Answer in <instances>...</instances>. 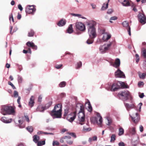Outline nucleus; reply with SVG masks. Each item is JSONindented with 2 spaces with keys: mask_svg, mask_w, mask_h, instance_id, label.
<instances>
[{
  "mask_svg": "<svg viewBox=\"0 0 146 146\" xmlns=\"http://www.w3.org/2000/svg\"><path fill=\"white\" fill-rule=\"evenodd\" d=\"M67 32L69 33H71L73 32V30L72 24H71L69 25L67 30Z\"/></svg>",
  "mask_w": 146,
  "mask_h": 146,
  "instance_id": "nucleus-23",
  "label": "nucleus"
},
{
  "mask_svg": "<svg viewBox=\"0 0 146 146\" xmlns=\"http://www.w3.org/2000/svg\"><path fill=\"white\" fill-rule=\"evenodd\" d=\"M120 60L119 58H116L114 63L113 65V66L114 67L118 68L119 66L120 65Z\"/></svg>",
  "mask_w": 146,
  "mask_h": 146,
  "instance_id": "nucleus-18",
  "label": "nucleus"
},
{
  "mask_svg": "<svg viewBox=\"0 0 146 146\" xmlns=\"http://www.w3.org/2000/svg\"><path fill=\"white\" fill-rule=\"evenodd\" d=\"M105 4H104L102 6V8H101V10H104L106 9H107L108 8V3H107L106 5V6L105 7Z\"/></svg>",
  "mask_w": 146,
  "mask_h": 146,
  "instance_id": "nucleus-35",
  "label": "nucleus"
},
{
  "mask_svg": "<svg viewBox=\"0 0 146 146\" xmlns=\"http://www.w3.org/2000/svg\"><path fill=\"white\" fill-rule=\"evenodd\" d=\"M67 133V134L71 135L72 136V137H74V138L76 137V135L75 134V133H70V132H68Z\"/></svg>",
  "mask_w": 146,
  "mask_h": 146,
  "instance_id": "nucleus-47",
  "label": "nucleus"
},
{
  "mask_svg": "<svg viewBox=\"0 0 146 146\" xmlns=\"http://www.w3.org/2000/svg\"><path fill=\"white\" fill-rule=\"evenodd\" d=\"M82 66V63L81 61H80L77 63V67L76 68L77 69H78L80 68Z\"/></svg>",
  "mask_w": 146,
  "mask_h": 146,
  "instance_id": "nucleus-49",
  "label": "nucleus"
},
{
  "mask_svg": "<svg viewBox=\"0 0 146 146\" xmlns=\"http://www.w3.org/2000/svg\"><path fill=\"white\" fill-rule=\"evenodd\" d=\"M9 20L11 21V20L13 22H14V19L13 17V14L12 13L9 16Z\"/></svg>",
  "mask_w": 146,
  "mask_h": 146,
  "instance_id": "nucleus-53",
  "label": "nucleus"
},
{
  "mask_svg": "<svg viewBox=\"0 0 146 146\" xmlns=\"http://www.w3.org/2000/svg\"><path fill=\"white\" fill-rule=\"evenodd\" d=\"M18 8L21 11H22L23 10V8L21 6V5L20 4H19L18 5Z\"/></svg>",
  "mask_w": 146,
  "mask_h": 146,
  "instance_id": "nucleus-57",
  "label": "nucleus"
},
{
  "mask_svg": "<svg viewBox=\"0 0 146 146\" xmlns=\"http://www.w3.org/2000/svg\"><path fill=\"white\" fill-rule=\"evenodd\" d=\"M122 25L124 27L126 28L129 35L130 36L131 35V28L129 26L128 22L127 21H124Z\"/></svg>",
  "mask_w": 146,
  "mask_h": 146,
  "instance_id": "nucleus-15",
  "label": "nucleus"
},
{
  "mask_svg": "<svg viewBox=\"0 0 146 146\" xmlns=\"http://www.w3.org/2000/svg\"><path fill=\"white\" fill-rule=\"evenodd\" d=\"M62 106L60 104H56L53 110L50 113L51 115L54 118L61 117L62 115Z\"/></svg>",
  "mask_w": 146,
  "mask_h": 146,
  "instance_id": "nucleus-1",
  "label": "nucleus"
},
{
  "mask_svg": "<svg viewBox=\"0 0 146 146\" xmlns=\"http://www.w3.org/2000/svg\"><path fill=\"white\" fill-rule=\"evenodd\" d=\"M59 145V143L56 141H54L52 143V145L53 146H54L55 145L56 146H58Z\"/></svg>",
  "mask_w": 146,
  "mask_h": 146,
  "instance_id": "nucleus-43",
  "label": "nucleus"
},
{
  "mask_svg": "<svg viewBox=\"0 0 146 146\" xmlns=\"http://www.w3.org/2000/svg\"><path fill=\"white\" fill-rule=\"evenodd\" d=\"M76 27L77 29L81 31H84L86 29L84 25L81 22H77L76 24Z\"/></svg>",
  "mask_w": 146,
  "mask_h": 146,
  "instance_id": "nucleus-10",
  "label": "nucleus"
},
{
  "mask_svg": "<svg viewBox=\"0 0 146 146\" xmlns=\"http://www.w3.org/2000/svg\"><path fill=\"white\" fill-rule=\"evenodd\" d=\"M133 10L135 12H137V9L135 7V6H134L133 8Z\"/></svg>",
  "mask_w": 146,
  "mask_h": 146,
  "instance_id": "nucleus-64",
  "label": "nucleus"
},
{
  "mask_svg": "<svg viewBox=\"0 0 146 146\" xmlns=\"http://www.w3.org/2000/svg\"><path fill=\"white\" fill-rule=\"evenodd\" d=\"M34 34V32L32 30H31L28 33V36L29 37L33 36Z\"/></svg>",
  "mask_w": 146,
  "mask_h": 146,
  "instance_id": "nucleus-34",
  "label": "nucleus"
},
{
  "mask_svg": "<svg viewBox=\"0 0 146 146\" xmlns=\"http://www.w3.org/2000/svg\"><path fill=\"white\" fill-rule=\"evenodd\" d=\"M138 16L139 20L141 24H144L146 23V17L143 12L142 13L139 12Z\"/></svg>",
  "mask_w": 146,
  "mask_h": 146,
  "instance_id": "nucleus-9",
  "label": "nucleus"
},
{
  "mask_svg": "<svg viewBox=\"0 0 146 146\" xmlns=\"http://www.w3.org/2000/svg\"><path fill=\"white\" fill-rule=\"evenodd\" d=\"M124 104L125 106L127 109H129L131 108V106L129 105V104H128L125 103Z\"/></svg>",
  "mask_w": 146,
  "mask_h": 146,
  "instance_id": "nucleus-52",
  "label": "nucleus"
},
{
  "mask_svg": "<svg viewBox=\"0 0 146 146\" xmlns=\"http://www.w3.org/2000/svg\"><path fill=\"white\" fill-rule=\"evenodd\" d=\"M66 55V54H69L71 56V58H72V57H73V54H71L69 52H66L65 53Z\"/></svg>",
  "mask_w": 146,
  "mask_h": 146,
  "instance_id": "nucleus-55",
  "label": "nucleus"
},
{
  "mask_svg": "<svg viewBox=\"0 0 146 146\" xmlns=\"http://www.w3.org/2000/svg\"><path fill=\"white\" fill-rule=\"evenodd\" d=\"M129 132L132 135L135 134L136 133L135 128L134 127L130 128Z\"/></svg>",
  "mask_w": 146,
  "mask_h": 146,
  "instance_id": "nucleus-25",
  "label": "nucleus"
},
{
  "mask_svg": "<svg viewBox=\"0 0 146 146\" xmlns=\"http://www.w3.org/2000/svg\"><path fill=\"white\" fill-rule=\"evenodd\" d=\"M88 111H89L91 112L92 111V108L90 102H88Z\"/></svg>",
  "mask_w": 146,
  "mask_h": 146,
  "instance_id": "nucleus-38",
  "label": "nucleus"
},
{
  "mask_svg": "<svg viewBox=\"0 0 146 146\" xmlns=\"http://www.w3.org/2000/svg\"><path fill=\"white\" fill-rule=\"evenodd\" d=\"M111 45V42L108 44L107 46H105L104 45L102 46L100 48V50L102 52H105L109 49Z\"/></svg>",
  "mask_w": 146,
  "mask_h": 146,
  "instance_id": "nucleus-14",
  "label": "nucleus"
},
{
  "mask_svg": "<svg viewBox=\"0 0 146 146\" xmlns=\"http://www.w3.org/2000/svg\"><path fill=\"white\" fill-rule=\"evenodd\" d=\"M131 117L133 121L136 124L140 120L139 115L137 113L134 115L131 116Z\"/></svg>",
  "mask_w": 146,
  "mask_h": 146,
  "instance_id": "nucleus-13",
  "label": "nucleus"
},
{
  "mask_svg": "<svg viewBox=\"0 0 146 146\" xmlns=\"http://www.w3.org/2000/svg\"><path fill=\"white\" fill-rule=\"evenodd\" d=\"M23 53L25 54H27V52H29L30 54H31V51L30 48H28V50H23Z\"/></svg>",
  "mask_w": 146,
  "mask_h": 146,
  "instance_id": "nucleus-36",
  "label": "nucleus"
},
{
  "mask_svg": "<svg viewBox=\"0 0 146 146\" xmlns=\"http://www.w3.org/2000/svg\"><path fill=\"white\" fill-rule=\"evenodd\" d=\"M62 66V64H60L59 65H56L55 66V67L57 69H59L61 68Z\"/></svg>",
  "mask_w": 146,
  "mask_h": 146,
  "instance_id": "nucleus-51",
  "label": "nucleus"
},
{
  "mask_svg": "<svg viewBox=\"0 0 146 146\" xmlns=\"http://www.w3.org/2000/svg\"><path fill=\"white\" fill-rule=\"evenodd\" d=\"M34 97L33 96H32L30 98V101L29 102V104L31 107H32L34 105Z\"/></svg>",
  "mask_w": 146,
  "mask_h": 146,
  "instance_id": "nucleus-21",
  "label": "nucleus"
},
{
  "mask_svg": "<svg viewBox=\"0 0 146 146\" xmlns=\"http://www.w3.org/2000/svg\"><path fill=\"white\" fill-rule=\"evenodd\" d=\"M14 96L15 98H17L18 96V92L16 91H15L14 92Z\"/></svg>",
  "mask_w": 146,
  "mask_h": 146,
  "instance_id": "nucleus-48",
  "label": "nucleus"
},
{
  "mask_svg": "<svg viewBox=\"0 0 146 146\" xmlns=\"http://www.w3.org/2000/svg\"><path fill=\"white\" fill-rule=\"evenodd\" d=\"M98 119L97 117H92L90 118V121L91 122L94 123H97Z\"/></svg>",
  "mask_w": 146,
  "mask_h": 146,
  "instance_id": "nucleus-30",
  "label": "nucleus"
},
{
  "mask_svg": "<svg viewBox=\"0 0 146 146\" xmlns=\"http://www.w3.org/2000/svg\"><path fill=\"white\" fill-rule=\"evenodd\" d=\"M1 120L5 123H11L12 121V119L10 118V119H7L5 117H3L1 119Z\"/></svg>",
  "mask_w": 146,
  "mask_h": 146,
  "instance_id": "nucleus-19",
  "label": "nucleus"
},
{
  "mask_svg": "<svg viewBox=\"0 0 146 146\" xmlns=\"http://www.w3.org/2000/svg\"><path fill=\"white\" fill-rule=\"evenodd\" d=\"M23 81V78L22 77L20 76L18 77V81L19 84L21 83Z\"/></svg>",
  "mask_w": 146,
  "mask_h": 146,
  "instance_id": "nucleus-46",
  "label": "nucleus"
},
{
  "mask_svg": "<svg viewBox=\"0 0 146 146\" xmlns=\"http://www.w3.org/2000/svg\"><path fill=\"white\" fill-rule=\"evenodd\" d=\"M21 99V97L20 96H19L18 97V99L17 100V102L19 104H20V100Z\"/></svg>",
  "mask_w": 146,
  "mask_h": 146,
  "instance_id": "nucleus-63",
  "label": "nucleus"
},
{
  "mask_svg": "<svg viewBox=\"0 0 146 146\" xmlns=\"http://www.w3.org/2000/svg\"><path fill=\"white\" fill-rule=\"evenodd\" d=\"M66 23V21L63 19H61L58 23L57 25L59 26H62L64 25Z\"/></svg>",
  "mask_w": 146,
  "mask_h": 146,
  "instance_id": "nucleus-22",
  "label": "nucleus"
},
{
  "mask_svg": "<svg viewBox=\"0 0 146 146\" xmlns=\"http://www.w3.org/2000/svg\"><path fill=\"white\" fill-rule=\"evenodd\" d=\"M138 73L139 77L140 78L144 79L145 78L146 76V73H143L141 74L139 72H138Z\"/></svg>",
  "mask_w": 146,
  "mask_h": 146,
  "instance_id": "nucleus-24",
  "label": "nucleus"
},
{
  "mask_svg": "<svg viewBox=\"0 0 146 146\" xmlns=\"http://www.w3.org/2000/svg\"><path fill=\"white\" fill-rule=\"evenodd\" d=\"M45 144L44 141H42L39 142L37 143L38 146H41L42 145H44Z\"/></svg>",
  "mask_w": 146,
  "mask_h": 146,
  "instance_id": "nucleus-44",
  "label": "nucleus"
},
{
  "mask_svg": "<svg viewBox=\"0 0 146 146\" xmlns=\"http://www.w3.org/2000/svg\"><path fill=\"white\" fill-rule=\"evenodd\" d=\"M94 38H90L88 39L86 41L87 43L88 44H90L93 43L94 41Z\"/></svg>",
  "mask_w": 146,
  "mask_h": 146,
  "instance_id": "nucleus-31",
  "label": "nucleus"
},
{
  "mask_svg": "<svg viewBox=\"0 0 146 146\" xmlns=\"http://www.w3.org/2000/svg\"><path fill=\"white\" fill-rule=\"evenodd\" d=\"M141 54L143 57L144 58L146 59V49L142 50Z\"/></svg>",
  "mask_w": 146,
  "mask_h": 146,
  "instance_id": "nucleus-32",
  "label": "nucleus"
},
{
  "mask_svg": "<svg viewBox=\"0 0 146 146\" xmlns=\"http://www.w3.org/2000/svg\"><path fill=\"white\" fill-rule=\"evenodd\" d=\"M120 85H121V82H114L111 87L109 88L108 90H110L112 92H114L117 91L118 89L120 88Z\"/></svg>",
  "mask_w": 146,
  "mask_h": 146,
  "instance_id": "nucleus-7",
  "label": "nucleus"
},
{
  "mask_svg": "<svg viewBox=\"0 0 146 146\" xmlns=\"http://www.w3.org/2000/svg\"><path fill=\"white\" fill-rule=\"evenodd\" d=\"M97 116L99 118V121L98 122L97 121V123L99 127H101L102 126V118L99 114H97Z\"/></svg>",
  "mask_w": 146,
  "mask_h": 146,
  "instance_id": "nucleus-20",
  "label": "nucleus"
},
{
  "mask_svg": "<svg viewBox=\"0 0 146 146\" xmlns=\"http://www.w3.org/2000/svg\"><path fill=\"white\" fill-rule=\"evenodd\" d=\"M66 84V82L63 81L61 82L59 84V86L60 87H65Z\"/></svg>",
  "mask_w": 146,
  "mask_h": 146,
  "instance_id": "nucleus-33",
  "label": "nucleus"
},
{
  "mask_svg": "<svg viewBox=\"0 0 146 146\" xmlns=\"http://www.w3.org/2000/svg\"><path fill=\"white\" fill-rule=\"evenodd\" d=\"M113 12V11L112 9H108L107 11V13L108 14H111Z\"/></svg>",
  "mask_w": 146,
  "mask_h": 146,
  "instance_id": "nucleus-56",
  "label": "nucleus"
},
{
  "mask_svg": "<svg viewBox=\"0 0 146 146\" xmlns=\"http://www.w3.org/2000/svg\"><path fill=\"white\" fill-rule=\"evenodd\" d=\"M84 108L83 105L80 106V111L78 114V117L79 120L80 121L79 123L82 125L84 124V122L85 121V117L84 112Z\"/></svg>",
  "mask_w": 146,
  "mask_h": 146,
  "instance_id": "nucleus-4",
  "label": "nucleus"
},
{
  "mask_svg": "<svg viewBox=\"0 0 146 146\" xmlns=\"http://www.w3.org/2000/svg\"><path fill=\"white\" fill-rule=\"evenodd\" d=\"M116 135L115 134H113L111 136V139L110 141L112 142L114 141L115 139Z\"/></svg>",
  "mask_w": 146,
  "mask_h": 146,
  "instance_id": "nucleus-37",
  "label": "nucleus"
},
{
  "mask_svg": "<svg viewBox=\"0 0 146 146\" xmlns=\"http://www.w3.org/2000/svg\"><path fill=\"white\" fill-rule=\"evenodd\" d=\"M115 75L116 78H125V75L124 73L121 71L119 68L115 72Z\"/></svg>",
  "mask_w": 146,
  "mask_h": 146,
  "instance_id": "nucleus-12",
  "label": "nucleus"
},
{
  "mask_svg": "<svg viewBox=\"0 0 146 146\" xmlns=\"http://www.w3.org/2000/svg\"><path fill=\"white\" fill-rule=\"evenodd\" d=\"M33 141L35 143L38 142V141L39 140V137L37 135H35L33 136Z\"/></svg>",
  "mask_w": 146,
  "mask_h": 146,
  "instance_id": "nucleus-27",
  "label": "nucleus"
},
{
  "mask_svg": "<svg viewBox=\"0 0 146 146\" xmlns=\"http://www.w3.org/2000/svg\"><path fill=\"white\" fill-rule=\"evenodd\" d=\"M27 130L30 132H32L33 131V128L32 126H28L26 128Z\"/></svg>",
  "mask_w": 146,
  "mask_h": 146,
  "instance_id": "nucleus-41",
  "label": "nucleus"
},
{
  "mask_svg": "<svg viewBox=\"0 0 146 146\" xmlns=\"http://www.w3.org/2000/svg\"><path fill=\"white\" fill-rule=\"evenodd\" d=\"M1 113L4 115H13L15 113V111L12 106L4 105L2 106Z\"/></svg>",
  "mask_w": 146,
  "mask_h": 146,
  "instance_id": "nucleus-3",
  "label": "nucleus"
},
{
  "mask_svg": "<svg viewBox=\"0 0 146 146\" xmlns=\"http://www.w3.org/2000/svg\"><path fill=\"white\" fill-rule=\"evenodd\" d=\"M119 146H125V144L123 142H121L118 144Z\"/></svg>",
  "mask_w": 146,
  "mask_h": 146,
  "instance_id": "nucleus-54",
  "label": "nucleus"
},
{
  "mask_svg": "<svg viewBox=\"0 0 146 146\" xmlns=\"http://www.w3.org/2000/svg\"><path fill=\"white\" fill-rule=\"evenodd\" d=\"M123 6H127L129 5V3L128 0H124L123 2L122 3Z\"/></svg>",
  "mask_w": 146,
  "mask_h": 146,
  "instance_id": "nucleus-28",
  "label": "nucleus"
},
{
  "mask_svg": "<svg viewBox=\"0 0 146 146\" xmlns=\"http://www.w3.org/2000/svg\"><path fill=\"white\" fill-rule=\"evenodd\" d=\"M83 130L84 131H90L91 130V128H85L84 127L83 128Z\"/></svg>",
  "mask_w": 146,
  "mask_h": 146,
  "instance_id": "nucleus-59",
  "label": "nucleus"
},
{
  "mask_svg": "<svg viewBox=\"0 0 146 146\" xmlns=\"http://www.w3.org/2000/svg\"><path fill=\"white\" fill-rule=\"evenodd\" d=\"M52 102H50L46 104L44 106L41 105L39 106L37 108L36 110L37 111H43L44 110L48 108L52 104Z\"/></svg>",
  "mask_w": 146,
  "mask_h": 146,
  "instance_id": "nucleus-8",
  "label": "nucleus"
},
{
  "mask_svg": "<svg viewBox=\"0 0 146 146\" xmlns=\"http://www.w3.org/2000/svg\"><path fill=\"white\" fill-rule=\"evenodd\" d=\"M117 17L113 16L111 17L110 19V22L111 23H112L113 22L111 21L112 20H117Z\"/></svg>",
  "mask_w": 146,
  "mask_h": 146,
  "instance_id": "nucleus-42",
  "label": "nucleus"
},
{
  "mask_svg": "<svg viewBox=\"0 0 146 146\" xmlns=\"http://www.w3.org/2000/svg\"><path fill=\"white\" fill-rule=\"evenodd\" d=\"M124 133V129L121 127H120L119 129V133H118V135L119 136L123 134Z\"/></svg>",
  "mask_w": 146,
  "mask_h": 146,
  "instance_id": "nucleus-29",
  "label": "nucleus"
},
{
  "mask_svg": "<svg viewBox=\"0 0 146 146\" xmlns=\"http://www.w3.org/2000/svg\"><path fill=\"white\" fill-rule=\"evenodd\" d=\"M8 84L11 85V87L13 89H16L15 87L14 86V85L11 82H9V81L8 82Z\"/></svg>",
  "mask_w": 146,
  "mask_h": 146,
  "instance_id": "nucleus-50",
  "label": "nucleus"
},
{
  "mask_svg": "<svg viewBox=\"0 0 146 146\" xmlns=\"http://www.w3.org/2000/svg\"><path fill=\"white\" fill-rule=\"evenodd\" d=\"M120 86L121 87H123V88H127L128 87L123 82H121V85H120Z\"/></svg>",
  "mask_w": 146,
  "mask_h": 146,
  "instance_id": "nucleus-45",
  "label": "nucleus"
},
{
  "mask_svg": "<svg viewBox=\"0 0 146 146\" xmlns=\"http://www.w3.org/2000/svg\"><path fill=\"white\" fill-rule=\"evenodd\" d=\"M36 10L35 6L33 5L27 6L25 8V11L26 13L29 14H34Z\"/></svg>",
  "mask_w": 146,
  "mask_h": 146,
  "instance_id": "nucleus-6",
  "label": "nucleus"
},
{
  "mask_svg": "<svg viewBox=\"0 0 146 146\" xmlns=\"http://www.w3.org/2000/svg\"><path fill=\"white\" fill-rule=\"evenodd\" d=\"M69 112V109L68 108H66L64 110V116H66L68 114Z\"/></svg>",
  "mask_w": 146,
  "mask_h": 146,
  "instance_id": "nucleus-39",
  "label": "nucleus"
},
{
  "mask_svg": "<svg viewBox=\"0 0 146 146\" xmlns=\"http://www.w3.org/2000/svg\"><path fill=\"white\" fill-rule=\"evenodd\" d=\"M76 116V111L68 115L67 117V119L70 122H72L75 119Z\"/></svg>",
  "mask_w": 146,
  "mask_h": 146,
  "instance_id": "nucleus-11",
  "label": "nucleus"
},
{
  "mask_svg": "<svg viewBox=\"0 0 146 146\" xmlns=\"http://www.w3.org/2000/svg\"><path fill=\"white\" fill-rule=\"evenodd\" d=\"M111 35L107 33H104L102 39L105 41L108 40L111 37Z\"/></svg>",
  "mask_w": 146,
  "mask_h": 146,
  "instance_id": "nucleus-17",
  "label": "nucleus"
},
{
  "mask_svg": "<svg viewBox=\"0 0 146 146\" xmlns=\"http://www.w3.org/2000/svg\"><path fill=\"white\" fill-rule=\"evenodd\" d=\"M21 15L18 13L17 16V18L18 19H20L21 18Z\"/></svg>",
  "mask_w": 146,
  "mask_h": 146,
  "instance_id": "nucleus-62",
  "label": "nucleus"
},
{
  "mask_svg": "<svg viewBox=\"0 0 146 146\" xmlns=\"http://www.w3.org/2000/svg\"><path fill=\"white\" fill-rule=\"evenodd\" d=\"M71 137L70 136H66L63 137H62L60 140V142L61 143H63L64 141V139H70Z\"/></svg>",
  "mask_w": 146,
  "mask_h": 146,
  "instance_id": "nucleus-26",
  "label": "nucleus"
},
{
  "mask_svg": "<svg viewBox=\"0 0 146 146\" xmlns=\"http://www.w3.org/2000/svg\"><path fill=\"white\" fill-rule=\"evenodd\" d=\"M107 119L108 121V123L107 124V125H110L112 123L111 119L110 117H108L107 118Z\"/></svg>",
  "mask_w": 146,
  "mask_h": 146,
  "instance_id": "nucleus-40",
  "label": "nucleus"
},
{
  "mask_svg": "<svg viewBox=\"0 0 146 146\" xmlns=\"http://www.w3.org/2000/svg\"><path fill=\"white\" fill-rule=\"evenodd\" d=\"M42 97L41 95H40L38 97V101L39 102H41L42 101Z\"/></svg>",
  "mask_w": 146,
  "mask_h": 146,
  "instance_id": "nucleus-61",
  "label": "nucleus"
},
{
  "mask_svg": "<svg viewBox=\"0 0 146 146\" xmlns=\"http://www.w3.org/2000/svg\"><path fill=\"white\" fill-rule=\"evenodd\" d=\"M26 45L29 47H31L32 49L36 50L37 49V46L35 45L34 43L32 42L28 41L26 43Z\"/></svg>",
  "mask_w": 146,
  "mask_h": 146,
  "instance_id": "nucleus-16",
  "label": "nucleus"
},
{
  "mask_svg": "<svg viewBox=\"0 0 146 146\" xmlns=\"http://www.w3.org/2000/svg\"><path fill=\"white\" fill-rule=\"evenodd\" d=\"M66 142L68 144H69V145H71L73 143V141H67L66 140Z\"/></svg>",
  "mask_w": 146,
  "mask_h": 146,
  "instance_id": "nucleus-58",
  "label": "nucleus"
},
{
  "mask_svg": "<svg viewBox=\"0 0 146 146\" xmlns=\"http://www.w3.org/2000/svg\"><path fill=\"white\" fill-rule=\"evenodd\" d=\"M96 23L95 21H91L88 23V32L90 38H95L97 35L96 29L94 27Z\"/></svg>",
  "mask_w": 146,
  "mask_h": 146,
  "instance_id": "nucleus-2",
  "label": "nucleus"
},
{
  "mask_svg": "<svg viewBox=\"0 0 146 146\" xmlns=\"http://www.w3.org/2000/svg\"><path fill=\"white\" fill-rule=\"evenodd\" d=\"M139 130L141 132H142L143 130V126L141 125L140 126Z\"/></svg>",
  "mask_w": 146,
  "mask_h": 146,
  "instance_id": "nucleus-60",
  "label": "nucleus"
},
{
  "mask_svg": "<svg viewBox=\"0 0 146 146\" xmlns=\"http://www.w3.org/2000/svg\"><path fill=\"white\" fill-rule=\"evenodd\" d=\"M117 95L121 99L124 101L128 100L131 97L130 92L127 90H124L118 93Z\"/></svg>",
  "mask_w": 146,
  "mask_h": 146,
  "instance_id": "nucleus-5",
  "label": "nucleus"
}]
</instances>
